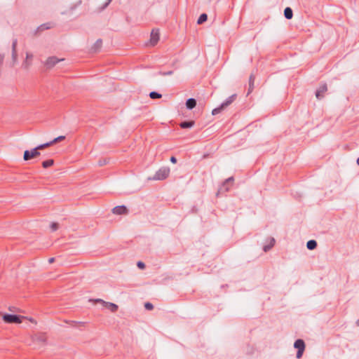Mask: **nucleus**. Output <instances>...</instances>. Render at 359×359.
Returning <instances> with one entry per match:
<instances>
[{
	"mask_svg": "<svg viewBox=\"0 0 359 359\" xmlns=\"http://www.w3.org/2000/svg\"><path fill=\"white\" fill-rule=\"evenodd\" d=\"M170 172V170L168 167H162L156 172L155 175L153 177H149V180H163L169 176Z\"/></svg>",
	"mask_w": 359,
	"mask_h": 359,
	"instance_id": "obj_1",
	"label": "nucleus"
},
{
	"mask_svg": "<svg viewBox=\"0 0 359 359\" xmlns=\"http://www.w3.org/2000/svg\"><path fill=\"white\" fill-rule=\"evenodd\" d=\"M236 97V94L229 96L218 107L215 108L212 111V114L215 116V115H217V114H219L225 107H226L229 105H230L234 101Z\"/></svg>",
	"mask_w": 359,
	"mask_h": 359,
	"instance_id": "obj_2",
	"label": "nucleus"
},
{
	"mask_svg": "<svg viewBox=\"0 0 359 359\" xmlns=\"http://www.w3.org/2000/svg\"><path fill=\"white\" fill-rule=\"evenodd\" d=\"M24 316H20L15 314L6 313L2 316V319L7 323L19 324L22 323Z\"/></svg>",
	"mask_w": 359,
	"mask_h": 359,
	"instance_id": "obj_3",
	"label": "nucleus"
},
{
	"mask_svg": "<svg viewBox=\"0 0 359 359\" xmlns=\"http://www.w3.org/2000/svg\"><path fill=\"white\" fill-rule=\"evenodd\" d=\"M39 149H37V147L32 149V150H25L24 151L23 159L25 161H29L33 158H35L40 155V152L39 151Z\"/></svg>",
	"mask_w": 359,
	"mask_h": 359,
	"instance_id": "obj_4",
	"label": "nucleus"
},
{
	"mask_svg": "<svg viewBox=\"0 0 359 359\" xmlns=\"http://www.w3.org/2000/svg\"><path fill=\"white\" fill-rule=\"evenodd\" d=\"M95 302L101 303L106 309L110 310L113 313L116 312L118 309V305L116 304L107 302L101 299H97L95 300Z\"/></svg>",
	"mask_w": 359,
	"mask_h": 359,
	"instance_id": "obj_5",
	"label": "nucleus"
},
{
	"mask_svg": "<svg viewBox=\"0 0 359 359\" xmlns=\"http://www.w3.org/2000/svg\"><path fill=\"white\" fill-rule=\"evenodd\" d=\"M64 59H58L55 56L49 57L45 62V66L48 69L53 68L57 63L62 61Z\"/></svg>",
	"mask_w": 359,
	"mask_h": 359,
	"instance_id": "obj_6",
	"label": "nucleus"
},
{
	"mask_svg": "<svg viewBox=\"0 0 359 359\" xmlns=\"http://www.w3.org/2000/svg\"><path fill=\"white\" fill-rule=\"evenodd\" d=\"M327 90L326 83H323L319 86L316 92V97L318 100H321L324 97V93Z\"/></svg>",
	"mask_w": 359,
	"mask_h": 359,
	"instance_id": "obj_7",
	"label": "nucleus"
},
{
	"mask_svg": "<svg viewBox=\"0 0 359 359\" xmlns=\"http://www.w3.org/2000/svg\"><path fill=\"white\" fill-rule=\"evenodd\" d=\"M159 41V33L158 30L153 29L150 35V43L154 46Z\"/></svg>",
	"mask_w": 359,
	"mask_h": 359,
	"instance_id": "obj_8",
	"label": "nucleus"
},
{
	"mask_svg": "<svg viewBox=\"0 0 359 359\" xmlns=\"http://www.w3.org/2000/svg\"><path fill=\"white\" fill-rule=\"evenodd\" d=\"M112 212L115 215H124L128 213V209L125 205H118L112 209Z\"/></svg>",
	"mask_w": 359,
	"mask_h": 359,
	"instance_id": "obj_9",
	"label": "nucleus"
},
{
	"mask_svg": "<svg viewBox=\"0 0 359 359\" xmlns=\"http://www.w3.org/2000/svg\"><path fill=\"white\" fill-rule=\"evenodd\" d=\"M17 43H18L17 39H13V41L12 42V60L14 63L17 62V57H18V55H17V52H16Z\"/></svg>",
	"mask_w": 359,
	"mask_h": 359,
	"instance_id": "obj_10",
	"label": "nucleus"
},
{
	"mask_svg": "<svg viewBox=\"0 0 359 359\" xmlns=\"http://www.w3.org/2000/svg\"><path fill=\"white\" fill-rule=\"evenodd\" d=\"M102 46V39H97L95 43L93 44V46L91 47V52L97 53L100 51L101 47Z\"/></svg>",
	"mask_w": 359,
	"mask_h": 359,
	"instance_id": "obj_11",
	"label": "nucleus"
},
{
	"mask_svg": "<svg viewBox=\"0 0 359 359\" xmlns=\"http://www.w3.org/2000/svg\"><path fill=\"white\" fill-rule=\"evenodd\" d=\"M294 347L297 350H304L305 349V343L303 339H298L294 343Z\"/></svg>",
	"mask_w": 359,
	"mask_h": 359,
	"instance_id": "obj_12",
	"label": "nucleus"
},
{
	"mask_svg": "<svg viewBox=\"0 0 359 359\" xmlns=\"http://www.w3.org/2000/svg\"><path fill=\"white\" fill-rule=\"evenodd\" d=\"M196 105V100L194 98H189L186 101V107L188 109H193Z\"/></svg>",
	"mask_w": 359,
	"mask_h": 359,
	"instance_id": "obj_13",
	"label": "nucleus"
},
{
	"mask_svg": "<svg viewBox=\"0 0 359 359\" xmlns=\"http://www.w3.org/2000/svg\"><path fill=\"white\" fill-rule=\"evenodd\" d=\"M255 76L253 74H251L250 76V78H249V88H248V93H247V95H250L253 89H254V82H255Z\"/></svg>",
	"mask_w": 359,
	"mask_h": 359,
	"instance_id": "obj_14",
	"label": "nucleus"
},
{
	"mask_svg": "<svg viewBox=\"0 0 359 359\" xmlns=\"http://www.w3.org/2000/svg\"><path fill=\"white\" fill-rule=\"evenodd\" d=\"M234 181L233 177H230L225 180V181L223 182L221 189H224L226 191H228L229 188L228 187L229 183L233 182Z\"/></svg>",
	"mask_w": 359,
	"mask_h": 359,
	"instance_id": "obj_15",
	"label": "nucleus"
},
{
	"mask_svg": "<svg viewBox=\"0 0 359 359\" xmlns=\"http://www.w3.org/2000/svg\"><path fill=\"white\" fill-rule=\"evenodd\" d=\"M284 16L286 19L290 20L293 16V11L291 8L286 7L284 10Z\"/></svg>",
	"mask_w": 359,
	"mask_h": 359,
	"instance_id": "obj_16",
	"label": "nucleus"
},
{
	"mask_svg": "<svg viewBox=\"0 0 359 359\" xmlns=\"http://www.w3.org/2000/svg\"><path fill=\"white\" fill-rule=\"evenodd\" d=\"M194 121H185L180 123V126L182 128H190L192 126H194Z\"/></svg>",
	"mask_w": 359,
	"mask_h": 359,
	"instance_id": "obj_17",
	"label": "nucleus"
},
{
	"mask_svg": "<svg viewBox=\"0 0 359 359\" xmlns=\"http://www.w3.org/2000/svg\"><path fill=\"white\" fill-rule=\"evenodd\" d=\"M317 247V242L315 240H310L306 243V248L310 250H314Z\"/></svg>",
	"mask_w": 359,
	"mask_h": 359,
	"instance_id": "obj_18",
	"label": "nucleus"
},
{
	"mask_svg": "<svg viewBox=\"0 0 359 359\" xmlns=\"http://www.w3.org/2000/svg\"><path fill=\"white\" fill-rule=\"evenodd\" d=\"M274 244H275V239L273 238H271L270 244L264 245L263 250L265 252H268L274 245Z\"/></svg>",
	"mask_w": 359,
	"mask_h": 359,
	"instance_id": "obj_19",
	"label": "nucleus"
},
{
	"mask_svg": "<svg viewBox=\"0 0 359 359\" xmlns=\"http://www.w3.org/2000/svg\"><path fill=\"white\" fill-rule=\"evenodd\" d=\"M208 20V15L206 13H202L198 18L197 23L201 25Z\"/></svg>",
	"mask_w": 359,
	"mask_h": 359,
	"instance_id": "obj_20",
	"label": "nucleus"
},
{
	"mask_svg": "<svg viewBox=\"0 0 359 359\" xmlns=\"http://www.w3.org/2000/svg\"><path fill=\"white\" fill-rule=\"evenodd\" d=\"M53 163H54V161L53 159H48V160H46V161H44L42 162V166L44 168H48L50 167L51 165H53Z\"/></svg>",
	"mask_w": 359,
	"mask_h": 359,
	"instance_id": "obj_21",
	"label": "nucleus"
},
{
	"mask_svg": "<svg viewBox=\"0 0 359 359\" xmlns=\"http://www.w3.org/2000/svg\"><path fill=\"white\" fill-rule=\"evenodd\" d=\"M51 27L50 23H44L37 28V32L48 29Z\"/></svg>",
	"mask_w": 359,
	"mask_h": 359,
	"instance_id": "obj_22",
	"label": "nucleus"
},
{
	"mask_svg": "<svg viewBox=\"0 0 359 359\" xmlns=\"http://www.w3.org/2000/svg\"><path fill=\"white\" fill-rule=\"evenodd\" d=\"M149 97L151 99H158L162 97V95L158 92L152 91L149 93Z\"/></svg>",
	"mask_w": 359,
	"mask_h": 359,
	"instance_id": "obj_23",
	"label": "nucleus"
},
{
	"mask_svg": "<svg viewBox=\"0 0 359 359\" xmlns=\"http://www.w3.org/2000/svg\"><path fill=\"white\" fill-rule=\"evenodd\" d=\"M53 144V143L52 142V141L50 142H46V143H44V144H39L37 146V149H39V150L41 149H43L50 145Z\"/></svg>",
	"mask_w": 359,
	"mask_h": 359,
	"instance_id": "obj_24",
	"label": "nucleus"
},
{
	"mask_svg": "<svg viewBox=\"0 0 359 359\" xmlns=\"http://www.w3.org/2000/svg\"><path fill=\"white\" fill-rule=\"evenodd\" d=\"M173 74V71H168V72H158L157 74L161 76H170Z\"/></svg>",
	"mask_w": 359,
	"mask_h": 359,
	"instance_id": "obj_25",
	"label": "nucleus"
},
{
	"mask_svg": "<svg viewBox=\"0 0 359 359\" xmlns=\"http://www.w3.org/2000/svg\"><path fill=\"white\" fill-rule=\"evenodd\" d=\"M65 139V136H64V135H60V136H59V137H57L55 138L54 140H52V142H53V144H55V143H57V142H60V141H62V140H64Z\"/></svg>",
	"mask_w": 359,
	"mask_h": 359,
	"instance_id": "obj_26",
	"label": "nucleus"
},
{
	"mask_svg": "<svg viewBox=\"0 0 359 359\" xmlns=\"http://www.w3.org/2000/svg\"><path fill=\"white\" fill-rule=\"evenodd\" d=\"M50 229L52 231H55L58 229V224L56 222H52L50 224Z\"/></svg>",
	"mask_w": 359,
	"mask_h": 359,
	"instance_id": "obj_27",
	"label": "nucleus"
},
{
	"mask_svg": "<svg viewBox=\"0 0 359 359\" xmlns=\"http://www.w3.org/2000/svg\"><path fill=\"white\" fill-rule=\"evenodd\" d=\"M144 308L147 309V310H152L154 309V306L150 302H147L144 304Z\"/></svg>",
	"mask_w": 359,
	"mask_h": 359,
	"instance_id": "obj_28",
	"label": "nucleus"
},
{
	"mask_svg": "<svg viewBox=\"0 0 359 359\" xmlns=\"http://www.w3.org/2000/svg\"><path fill=\"white\" fill-rule=\"evenodd\" d=\"M137 266L139 269H144L145 268V264L144 262H141V261H139L137 263Z\"/></svg>",
	"mask_w": 359,
	"mask_h": 359,
	"instance_id": "obj_29",
	"label": "nucleus"
},
{
	"mask_svg": "<svg viewBox=\"0 0 359 359\" xmlns=\"http://www.w3.org/2000/svg\"><path fill=\"white\" fill-rule=\"evenodd\" d=\"M304 350H297V358H300L302 357V355H303V353H304Z\"/></svg>",
	"mask_w": 359,
	"mask_h": 359,
	"instance_id": "obj_30",
	"label": "nucleus"
},
{
	"mask_svg": "<svg viewBox=\"0 0 359 359\" xmlns=\"http://www.w3.org/2000/svg\"><path fill=\"white\" fill-rule=\"evenodd\" d=\"M111 1L112 0H107V1L102 6V9L106 8Z\"/></svg>",
	"mask_w": 359,
	"mask_h": 359,
	"instance_id": "obj_31",
	"label": "nucleus"
},
{
	"mask_svg": "<svg viewBox=\"0 0 359 359\" xmlns=\"http://www.w3.org/2000/svg\"><path fill=\"white\" fill-rule=\"evenodd\" d=\"M170 162L172 163H175L177 162V158L175 156L170 157Z\"/></svg>",
	"mask_w": 359,
	"mask_h": 359,
	"instance_id": "obj_32",
	"label": "nucleus"
},
{
	"mask_svg": "<svg viewBox=\"0 0 359 359\" xmlns=\"http://www.w3.org/2000/svg\"><path fill=\"white\" fill-rule=\"evenodd\" d=\"M32 57H33L32 54L27 53V54H26V59L27 60L31 59Z\"/></svg>",
	"mask_w": 359,
	"mask_h": 359,
	"instance_id": "obj_33",
	"label": "nucleus"
},
{
	"mask_svg": "<svg viewBox=\"0 0 359 359\" xmlns=\"http://www.w3.org/2000/svg\"><path fill=\"white\" fill-rule=\"evenodd\" d=\"M22 65L24 66V67H25V68H28V67H29V65L28 64V62H27V61H25V62L23 63V65Z\"/></svg>",
	"mask_w": 359,
	"mask_h": 359,
	"instance_id": "obj_34",
	"label": "nucleus"
},
{
	"mask_svg": "<svg viewBox=\"0 0 359 359\" xmlns=\"http://www.w3.org/2000/svg\"><path fill=\"white\" fill-rule=\"evenodd\" d=\"M54 261H55V258H54V257H51V258H50V259H48V262H49L50 264L53 263V262H54Z\"/></svg>",
	"mask_w": 359,
	"mask_h": 359,
	"instance_id": "obj_35",
	"label": "nucleus"
},
{
	"mask_svg": "<svg viewBox=\"0 0 359 359\" xmlns=\"http://www.w3.org/2000/svg\"><path fill=\"white\" fill-rule=\"evenodd\" d=\"M105 163H106V161H99V165H104Z\"/></svg>",
	"mask_w": 359,
	"mask_h": 359,
	"instance_id": "obj_36",
	"label": "nucleus"
},
{
	"mask_svg": "<svg viewBox=\"0 0 359 359\" xmlns=\"http://www.w3.org/2000/svg\"><path fill=\"white\" fill-rule=\"evenodd\" d=\"M72 323H74V324H83V322H76V321H72Z\"/></svg>",
	"mask_w": 359,
	"mask_h": 359,
	"instance_id": "obj_37",
	"label": "nucleus"
},
{
	"mask_svg": "<svg viewBox=\"0 0 359 359\" xmlns=\"http://www.w3.org/2000/svg\"><path fill=\"white\" fill-rule=\"evenodd\" d=\"M356 325H357L358 326H359V318H358V319L357 320V321H356Z\"/></svg>",
	"mask_w": 359,
	"mask_h": 359,
	"instance_id": "obj_38",
	"label": "nucleus"
},
{
	"mask_svg": "<svg viewBox=\"0 0 359 359\" xmlns=\"http://www.w3.org/2000/svg\"><path fill=\"white\" fill-rule=\"evenodd\" d=\"M357 164L359 165V157L357 159Z\"/></svg>",
	"mask_w": 359,
	"mask_h": 359,
	"instance_id": "obj_39",
	"label": "nucleus"
}]
</instances>
